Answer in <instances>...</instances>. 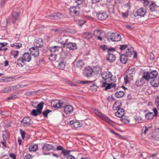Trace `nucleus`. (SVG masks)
I'll use <instances>...</instances> for the list:
<instances>
[{
    "label": "nucleus",
    "mask_w": 159,
    "mask_h": 159,
    "mask_svg": "<svg viewBox=\"0 0 159 159\" xmlns=\"http://www.w3.org/2000/svg\"><path fill=\"white\" fill-rule=\"evenodd\" d=\"M19 16L18 13L15 12H12V15L9 17L7 20V22H1L0 23V25L3 28H5L7 26L8 23H12L14 24L15 21L17 20Z\"/></svg>",
    "instance_id": "f257e3e1"
},
{
    "label": "nucleus",
    "mask_w": 159,
    "mask_h": 159,
    "mask_svg": "<svg viewBox=\"0 0 159 159\" xmlns=\"http://www.w3.org/2000/svg\"><path fill=\"white\" fill-rule=\"evenodd\" d=\"M52 111V110H47L46 111H45L43 112V115L44 117H47L48 114Z\"/></svg>",
    "instance_id": "09e8293b"
},
{
    "label": "nucleus",
    "mask_w": 159,
    "mask_h": 159,
    "mask_svg": "<svg viewBox=\"0 0 159 159\" xmlns=\"http://www.w3.org/2000/svg\"><path fill=\"white\" fill-rule=\"evenodd\" d=\"M90 87V89H91L93 91H95L98 88L97 86L94 84H93L92 85H91Z\"/></svg>",
    "instance_id": "603ef678"
},
{
    "label": "nucleus",
    "mask_w": 159,
    "mask_h": 159,
    "mask_svg": "<svg viewBox=\"0 0 159 159\" xmlns=\"http://www.w3.org/2000/svg\"><path fill=\"white\" fill-rule=\"evenodd\" d=\"M30 53L35 57L38 56L39 54V50L38 48L33 47L30 49Z\"/></svg>",
    "instance_id": "a211bd4d"
},
{
    "label": "nucleus",
    "mask_w": 159,
    "mask_h": 159,
    "mask_svg": "<svg viewBox=\"0 0 159 159\" xmlns=\"http://www.w3.org/2000/svg\"><path fill=\"white\" fill-rule=\"evenodd\" d=\"M25 61L23 60L21 57H20L17 61V63L18 65L20 67H22L23 64L22 63L24 64Z\"/></svg>",
    "instance_id": "a19ab883"
},
{
    "label": "nucleus",
    "mask_w": 159,
    "mask_h": 159,
    "mask_svg": "<svg viewBox=\"0 0 159 159\" xmlns=\"http://www.w3.org/2000/svg\"><path fill=\"white\" fill-rule=\"evenodd\" d=\"M66 62L64 60H62L59 63L58 67L61 69L63 70L66 66Z\"/></svg>",
    "instance_id": "7c9ffc66"
},
{
    "label": "nucleus",
    "mask_w": 159,
    "mask_h": 159,
    "mask_svg": "<svg viewBox=\"0 0 159 159\" xmlns=\"http://www.w3.org/2000/svg\"><path fill=\"white\" fill-rule=\"evenodd\" d=\"M92 109L93 110L94 113L100 118L111 125L113 126V125L114 122L109 118L108 117L100 112L98 110L94 109L93 108H92Z\"/></svg>",
    "instance_id": "7ed1b4c3"
},
{
    "label": "nucleus",
    "mask_w": 159,
    "mask_h": 159,
    "mask_svg": "<svg viewBox=\"0 0 159 159\" xmlns=\"http://www.w3.org/2000/svg\"><path fill=\"white\" fill-rule=\"evenodd\" d=\"M82 125L79 122L75 121L73 123V126L74 128H77L81 126Z\"/></svg>",
    "instance_id": "c03bdc74"
},
{
    "label": "nucleus",
    "mask_w": 159,
    "mask_h": 159,
    "mask_svg": "<svg viewBox=\"0 0 159 159\" xmlns=\"http://www.w3.org/2000/svg\"><path fill=\"white\" fill-rule=\"evenodd\" d=\"M124 92L122 91H120L116 92L115 93V96L118 98L122 97L124 95Z\"/></svg>",
    "instance_id": "e433bc0d"
},
{
    "label": "nucleus",
    "mask_w": 159,
    "mask_h": 159,
    "mask_svg": "<svg viewBox=\"0 0 159 159\" xmlns=\"http://www.w3.org/2000/svg\"><path fill=\"white\" fill-rule=\"evenodd\" d=\"M64 16L62 13H54L46 16V17L51 19H58L63 18Z\"/></svg>",
    "instance_id": "1a4fd4ad"
},
{
    "label": "nucleus",
    "mask_w": 159,
    "mask_h": 159,
    "mask_svg": "<svg viewBox=\"0 0 159 159\" xmlns=\"http://www.w3.org/2000/svg\"><path fill=\"white\" fill-rule=\"evenodd\" d=\"M155 102L157 106L159 108V96H157Z\"/></svg>",
    "instance_id": "bf43d9fd"
},
{
    "label": "nucleus",
    "mask_w": 159,
    "mask_h": 159,
    "mask_svg": "<svg viewBox=\"0 0 159 159\" xmlns=\"http://www.w3.org/2000/svg\"><path fill=\"white\" fill-rule=\"evenodd\" d=\"M34 46L36 48H41L43 45V42L42 39H36L34 43Z\"/></svg>",
    "instance_id": "f3484780"
},
{
    "label": "nucleus",
    "mask_w": 159,
    "mask_h": 159,
    "mask_svg": "<svg viewBox=\"0 0 159 159\" xmlns=\"http://www.w3.org/2000/svg\"><path fill=\"white\" fill-rule=\"evenodd\" d=\"M52 104L54 108H60L61 106V101L58 100H55L53 101L52 102Z\"/></svg>",
    "instance_id": "aec40b11"
},
{
    "label": "nucleus",
    "mask_w": 159,
    "mask_h": 159,
    "mask_svg": "<svg viewBox=\"0 0 159 159\" xmlns=\"http://www.w3.org/2000/svg\"><path fill=\"white\" fill-rule=\"evenodd\" d=\"M101 76L102 79L106 82L111 81L112 82H115L116 81L115 77L112 76L111 72H103L101 75Z\"/></svg>",
    "instance_id": "f03ea898"
},
{
    "label": "nucleus",
    "mask_w": 159,
    "mask_h": 159,
    "mask_svg": "<svg viewBox=\"0 0 159 159\" xmlns=\"http://www.w3.org/2000/svg\"><path fill=\"white\" fill-rule=\"evenodd\" d=\"M37 93V92H30L28 91L25 93V94L26 96L32 95L36 94Z\"/></svg>",
    "instance_id": "8fccbe9b"
},
{
    "label": "nucleus",
    "mask_w": 159,
    "mask_h": 159,
    "mask_svg": "<svg viewBox=\"0 0 159 159\" xmlns=\"http://www.w3.org/2000/svg\"><path fill=\"white\" fill-rule=\"evenodd\" d=\"M121 39V37L120 34L112 33L107 37V39L108 41L118 42Z\"/></svg>",
    "instance_id": "0eeeda50"
},
{
    "label": "nucleus",
    "mask_w": 159,
    "mask_h": 159,
    "mask_svg": "<svg viewBox=\"0 0 159 159\" xmlns=\"http://www.w3.org/2000/svg\"><path fill=\"white\" fill-rule=\"evenodd\" d=\"M83 74L86 77H89V66H87L85 67L83 71Z\"/></svg>",
    "instance_id": "c9c22d12"
},
{
    "label": "nucleus",
    "mask_w": 159,
    "mask_h": 159,
    "mask_svg": "<svg viewBox=\"0 0 159 159\" xmlns=\"http://www.w3.org/2000/svg\"><path fill=\"white\" fill-rule=\"evenodd\" d=\"M101 68L98 66L94 67L93 68L90 69V76L93 74L94 75H96L97 74L101 72Z\"/></svg>",
    "instance_id": "9b49d317"
},
{
    "label": "nucleus",
    "mask_w": 159,
    "mask_h": 159,
    "mask_svg": "<svg viewBox=\"0 0 159 159\" xmlns=\"http://www.w3.org/2000/svg\"><path fill=\"white\" fill-rule=\"evenodd\" d=\"M85 22L86 20H79L78 23V25L80 26L81 27L85 23Z\"/></svg>",
    "instance_id": "6e6d98bb"
},
{
    "label": "nucleus",
    "mask_w": 159,
    "mask_h": 159,
    "mask_svg": "<svg viewBox=\"0 0 159 159\" xmlns=\"http://www.w3.org/2000/svg\"><path fill=\"white\" fill-rule=\"evenodd\" d=\"M19 52L18 51L12 50L11 52V54L15 58H16L18 56Z\"/></svg>",
    "instance_id": "79ce46f5"
},
{
    "label": "nucleus",
    "mask_w": 159,
    "mask_h": 159,
    "mask_svg": "<svg viewBox=\"0 0 159 159\" xmlns=\"http://www.w3.org/2000/svg\"><path fill=\"white\" fill-rule=\"evenodd\" d=\"M150 84L152 86L154 87H158L159 85V79L156 78L153 79L151 82Z\"/></svg>",
    "instance_id": "393cba45"
},
{
    "label": "nucleus",
    "mask_w": 159,
    "mask_h": 159,
    "mask_svg": "<svg viewBox=\"0 0 159 159\" xmlns=\"http://www.w3.org/2000/svg\"><path fill=\"white\" fill-rule=\"evenodd\" d=\"M51 30L57 33V34H61L63 33H64L65 32V31L62 29L60 28L58 29H51Z\"/></svg>",
    "instance_id": "c756f323"
},
{
    "label": "nucleus",
    "mask_w": 159,
    "mask_h": 159,
    "mask_svg": "<svg viewBox=\"0 0 159 159\" xmlns=\"http://www.w3.org/2000/svg\"><path fill=\"white\" fill-rule=\"evenodd\" d=\"M102 33V31L99 30H95L94 32V34L96 36H98Z\"/></svg>",
    "instance_id": "a18cd8bd"
},
{
    "label": "nucleus",
    "mask_w": 159,
    "mask_h": 159,
    "mask_svg": "<svg viewBox=\"0 0 159 159\" xmlns=\"http://www.w3.org/2000/svg\"><path fill=\"white\" fill-rule=\"evenodd\" d=\"M141 1L145 6H147L149 4V2L147 0H138Z\"/></svg>",
    "instance_id": "864d4df0"
},
{
    "label": "nucleus",
    "mask_w": 159,
    "mask_h": 159,
    "mask_svg": "<svg viewBox=\"0 0 159 159\" xmlns=\"http://www.w3.org/2000/svg\"><path fill=\"white\" fill-rule=\"evenodd\" d=\"M57 55L54 53H52L49 57V59L52 61H54L56 60Z\"/></svg>",
    "instance_id": "37998d69"
},
{
    "label": "nucleus",
    "mask_w": 159,
    "mask_h": 159,
    "mask_svg": "<svg viewBox=\"0 0 159 159\" xmlns=\"http://www.w3.org/2000/svg\"><path fill=\"white\" fill-rule=\"evenodd\" d=\"M150 75V76L151 79L152 78H156V76L158 75L157 72L155 70H153L151 72H149Z\"/></svg>",
    "instance_id": "4c0bfd02"
},
{
    "label": "nucleus",
    "mask_w": 159,
    "mask_h": 159,
    "mask_svg": "<svg viewBox=\"0 0 159 159\" xmlns=\"http://www.w3.org/2000/svg\"><path fill=\"white\" fill-rule=\"evenodd\" d=\"M68 40L69 37L64 34L63 35L59 36L56 39V41L62 46V48L65 47L66 44L68 42Z\"/></svg>",
    "instance_id": "423d86ee"
},
{
    "label": "nucleus",
    "mask_w": 159,
    "mask_h": 159,
    "mask_svg": "<svg viewBox=\"0 0 159 159\" xmlns=\"http://www.w3.org/2000/svg\"><path fill=\"white\" fill-rule=\"evenodd\" d=\"M20 131L21 135V137L23 139H24L25 138V133L22 129H20Z\"/></svg>",
    "instance_id": "13d9d810"
},
{
    "label": "nucleus",
    "mask_w": 159,
    "mask_h": 159,
    "mask_svg": "<svg viewBox=\"0 0 159 159\" xmlns=\"http://www.w3.org/2000/svg\"><path fill=\"white\" fill-rule=\"evenodd\" d=\"M151 79L149 74V72L144 73L143 78L141 80V81L143 79L146 80V81H148L150 79Z\"/></svg>",
    "instance_id": "c85d7f7f"
},
{
    "label": "nucleus",
    "mask_w": 159,
    "mask_h": 159,
    "mask_svg": "<svg viewBox=\"0 0 159 159\" xmlns=\"http://www.w3.org/2000/svg\"><path fill=\"white\" fill-rule=\"evenodd\" d=\"M65 112L66 114H70L72 112L73 110V107L71 105H67L64 108Z\"/></svg>",
    "instance_id": "412c9836"
},
{
    "label": "nucleus",
    "mask_w": 159,
    "mask_h": 159,
    "mask_svg": "<svg viewBox=\"0 0 159 159\" xmlns=\"http://www.w3.org/2000/svg\"><path fill=\"white\" fill-rule=\"evenodd\" d=\"M127 50L128 51L126 52V54H122L120 56V60L121 62L123 64L126 63L128 60L127 57H130L132 54L134 52L133 48H128Z\"/></svg>",
    "instance_id": "39448f33"
},
{
    "label": "nucleus",
    "mask_w": 159,
    "mask_h": 159,
    "mask_svg": "<svg viewBox=\"0 0 159 159\" xmlns=\"http://www.w3.org/2000/svg\"><path fill=\"white\" fill-rule=\"evenodd\" d=\"M70 152V151L64 149L61 152V154L64 156L68 155L69 153Z\"/></svg>",
    "instance_id": "de8ad7c7"
},
{
    "label": "nucleus",
    "mask_w": 159,
    "mask_h": 159,
    "mask_svg": "<svg viewBox=\"0 0 159 159\" xmlns=\"http://www.w3.org/2000/svg\"><path fill=\"white\" fill-rule=\"evenodd\" d=\"M115 82H112V81L106 82H105L102 84V87L105 88V90H107L108 89H110L111 88L115 87L116 86V84H115Z\"/></svg>",
    "instance_id": "ddd939ff"
},
{
    "label": "nucleus",
    "mask_w": 159,
    "mask_h": 159,
    "mask_svg": "<svg viewBox=\"0 0 159 159\" xmlns=\"http://www.w3.org/2000/svg\"><path fill=\"white\" fill-rule=\"evenodd\" d=\"M50 51L52 53L57 55L61 52L63 51L62 47L60 46H54L50 48Z\"/></svg>",
    "instance_id": "9d476101"
},
{
    "label": "nucleus",
    "mask_w": 159,
    "mask_h": 159,
    "mask_svg": "<svg viewBox=\"0 0 159 159\" xmlns=\"http://www.w3.org/2000/svg\"><path fill=\"white\" fill-rule=\"evenodd\" d=\"M107 50L109 52V53H110V52H114L115 51V49L113 48L110 47L107 49Z\"/></svg>",
    "instance_id": "680f3d73"
},
{
    "label": "nucleus",
    "mask_w": 159,
    "mask_h": 159,
    "mask_svg": "<svg viewBox=\"0 0 159 159\" xmlns=\"http://www.w3.org/2000/svg\"><path fill=\"white\" fill-rule=\"evenodd\" d=\"M67 48L70 50H74L76 49L77 46L75 43H69L66 44Z\"/></svg>",
    "instance_id": "5701e85b"
},
{
    "label": "nucleus",
    "mask_w": 159,
    "mask_h": 159,
    "mask_svg": "<svg viewBox=\"0 0 159 159\" xmlns=\"http://www.w3.org/2000/svg\"><path fill=\"white\" fill-rule=\"evenodd\" d=\"M9 156L13 159H16V155L13 153H11L10 154Z\"/></svg>",
    "instance_id": "774afa93"
},
{
    "label": "nucleus",
    "mask_w": 159,
    "mask_h": 159,
    "mask_svg": "<svg viewBox=\"0 0 159 159\" xmlns=\"http://www.w3.org/2000/svg\"><path fill=\"white\" fill-rule=\"evenodd\" d=\"M7 43L6 42L0 43V51H6L7 49V48H4L5 46L7 45Z\"/></svg>",
    "instance_id": "473e14b6"
},
{
    "label": "nucleus",
    "mask_w": 159,
    "mask_h": 159,
    "mask_svg": "<svg viewBox=\"0 0 159 159\" xmlns=\"http://www.w3.org/2000/svg\"><path fill=\"white\" fill-rule=\"evenodd\" d=\"M128 10H127V11L125 13H123L122 14V16L124 18H126L128 15Z\"/></svg>",
    "instance_id": "e2e57ef3"
},
{
    "label": "nucleus",
    "mask_w": 159,
    "mask_h": 159,
    "mask_svg": "<svg viewBox=\"0 0 159 159\" xmlns=\"http://www.w3.org/2000/svg\"><path fill=\"white\" fill-rule=\"evenodd\" d=\"M115 113L116 116L118 117H122L124 115V110L123 108L117 109Z\"/></svg>",
    "instance_id": "4be33fe9"
},
{
    "label": "nucleus",
    "mask_w": 159,
    "mask_h": 159,
    "mask_svg": "<svg viewBox=\"0 0 159 159\" xmlns=\"http://www.w3.org/2000/svg\"><path fill=\"white\" fill-rule=\"evenodd\" d=\"M135 69L134 68H129L127 71V75L124 78V80L125 84H127L128 82V76L132 77L133 75L135 73Z\"/></svg>",
    "instance_id": "f8f14e48"
},
{
    "label": "nucleus",
    "mask_w": 159,
    "mask_h": 159,
    "mask_svg": "<svg viewBox=\"0 0 159 159\" xmlns=\"http://www.w3.org/2000/svg\"><path fill=\"white\" fill-rule=\"evenodd\" d=\"M97 16L98 19L101 20H106L108 16L107 13L106 12H99Z\"/></svg>",
    "instance_id": "2eb2a0df"
},
{
    "label": "nucleus",
    "mask_w": 159,
    "mask_h": 159,
    "mask_svg": "<svg viewBox=\"0 0 159 159\" xmlns=\"http://www.w3.org/2000/svg\"><path fill=\"white\" fill-rule=\"evenodd\" d=\"M64 149L60 145L57 146L56 148V150L57 151L61 150L62 151Z\"/></svg>",
    "instance_id": "338daca9"
},
{
    "label": "nucleus",
    "mask_w": 159,
    "mask_h": 159,
    "mask_svg": "<svg viewBox=\"0 0 159 159\" xmlns=\"http://www.w3.org/2000/svg\"><path fill=\"white\" fill-rule=\"evenodd\" d=\"M157 6L154 2H152L149 5L150 10L152 12L156 10Z\"/></svg>",
    "instance_id": "72a5a7b5"
},
{
    "label": "nucleus",
    "mask_w": 159,
    "mask_h": 159,
    "mask_svg": "<svg viewBox=\"0 0 159 159\" xmlns=\"http://www.w3.org/2000/svg\"><path fill=\"white\" fill-rule=\"evenodd\" d=\"M12 87H9L5 88L3 90L2 92L4 93H7L10 92L11 91V88Z\"/></svg>",
    "instance_id": "49530a36"
},
{
    "label": "nucleus",
    "mask_w": 159,
    "mask_h": 159,
    "mask_svg": "<svg viewBox=\"0 0 159 159\" xmlns=\"http://www.w3.org/2000/svg\"><path fill=\"white\" fill-rule=\"evenodd\" d=\"M127 48L126 45H122L120 46V48L121 50H124L125 49Z\"/></svg>",
    "instance_id": "69168bd1"
},
{
    "label": "nucleus",
    "mask_w": 159,
    "mask_h": 159,
    "mask_svg": "<svg viewBox=\"0 0 159 159\" xmlns=\"http://www.w3.org/2000/svg\"><path fill=\"white\" fill-rule=\"evenodd\" d=\"M153 112H149L145 115V117L146 119L150 120L152 119L154 116H156L157 115V110L154 108L153 109Z\"/></svg>",
    "instance_id": "4468645a"
},
{
    "label": "nucleus",
    "mask_w": 159,
    "mask_h": 159,
    "mask_svg": "<svg viewBox=\"0 0 159 159\" xmlns=\"http://www.w3.org/2000/svg\"><path fill=\"white\" fill-rule=\"evenodd\" d=\"M84 65V64L82 60H78L76 62L77 67L80 68H81Z\"/></svg>",
    "instance_id": "58836bf2"
},
{
    "label": "nucleus",
    "mask_w": 159,
    "mask_h": 159,
    "mask_svg": "<svg viewBox=\"0 0 159 159\" xmlns=\"http://www.w3.org/2000/svg\"><path fill=\"white\" fill-rule=\"evenodd\" d=\"M14 79V78L11 77L7 78H6V80L8 82H11L13 81Z\"/></svg>",
    "instance_id": "0e129e2a"
},
{
    "label": "nucleus",
    "mask_w": 159,
    "mask_h": 159,
    "mask_svg": "<svg viewBox=\"0 0 159 159\" xmlns=\"http://www.w3.org/2000/svg\"><path fill=\"white\" fill-rule=\"evenodd\" d=\"M116 59L115 56L114 55L111 53H108V57L107 58V61L112 62L114 61Z\"/></svg>",
    "instance_id": "bb28decb"
},
{
    "label": "nucleus",
    "mask_w": 159,
    "mask_h": 159,
    "mask_svg": "<svg viewBox=\"0 0 159 159\" xmlns=\"http://www.w3.org/2000/svg\"><path fill=\"white\" fill-rule=\"evenodd\" d=\"M121 105V103L119 101H117L115 102L113 107V109L114 111H116L117 109H120V107Z\"/></svg>",
    "instance_id": "cd10ccee"
},
{
    "label": "nucleus",
    "mask_w": 159,
    "mask_h": 159,
    "mask_svg": "<svg viewBox=\"0 0 159 159\" xmlns=\"http://www.w3.org/2000/svg\"><path fill=\"white\" fill-rule=\"evenodd\" d=\"M146 13V10L143 8H141L139 9L137 11L138 15L141 17L143 16Z\"/></svg>",
    "instance_id": "a878e982"
},
{
    "label": "nucleus",
    "mask_w": 159,
    "mask_h": 159,
    "mask_svg": "<svg viewBox=\"0 0 159 159\" xmlns=\"http://www.w3.org/2000/svg\"><path fill=\"white\" fill-rule=\"evenodd\" d=\"M38 149V146L37 144L31 145L30 146L29 150L30 151H35Z\"/></svg>",
    "instance_id": "f704fd0d"
},
{
    "label": "nucleus",
    "mask_w": 159,
    "mask_h": 159,
    "mask_svg": "<svg viewBox=\"0 0 159 159\" xmlns=\"http://www.w3.org/2000/svg\"><path fill=\"white\" fill-rule=\"evenodd\" d=\"M53 146L51 144L47 143H45L43 146L42 147V149L44 155H47V154L44 153L45 151H49L51 150H53Z\"/></svg>",
    "instance_id": "dca6fc26"
},
{
    "label": "nucleus",
    "mask_w": 159,
    "mask_h": 159,
    "mask_svg": "<svg viewBox=\"0 0 159 159\" xmlns=\"http://www.w3.org/2000/svg\"><path fill=\"white\" fill-rule=\"evenodd\" d=\"M22 125L25 127H27L33 124L32 119L29 117H24L21 121Z\"/></svg>",
    "instance_id": "6e6552de"
},
{
    "label": "nucleus",
    "mask_w": 159,
    "mask_h": 159,
    "mask_svg": "<svg viewBox=\"0 0 159 159\" xmlns=\"http://www.w3.org/2000/svg\"><path fill=\"white\" fill-rule=\"evenodd\" d=\"M31 114L33 116H36L38 114V110H33L31 112Z\"/></svg>",
    "instance_id": "3c124183"
},
{
    "label": "nucleus",
    "mask_w": 159,
    "mask_h": 159,
    "mask_svg": "<svg viewBox=\"0 0 159 159\" xmlns=\"http://www.w3.org/2000/svg\"><path fill=\"white\" fill-rule=\"evenodd\" d=\"M32 156L29 154L26 155L24 157V159H31Z\"/></svg>",
    "instance_id": "052dcab7"
},
{
    "label": "nucleus",
    "mask_w": 159,
    "mask_h": 159,
    "mask_svg": "<svg viewBox=\"0 0 159 159\" xmlns=\"http://www.w3.org/2000/svg\"><path fill=\"white\" fill-rule=\"evenodd\" d=\"M10 46L15 48L19 49L22 46V44L20 43H15L11 44Z\"/></svg>",
    "instance_id": "2f4dec72"
},
{
    "label": "nucleus",
    "mask_w": 159,
    "mask_h": 159,
    "mask_svg": "<svg viewBox=\"0 0 159 159\" xmlns=\"http://www.w3.org/2000/svg\"><path fill=\"white\" fill-rule=\"evenodd\" d=\"M25 62H29L31 59V56L29 53L25 52L21 57Z\"/></svg>",
    "instance_id": "6ab92c4d"
},
{
    "label": "nucleus",
    "mask_w": 159,
    "mask_h": 159,
    "mask_svg": "<svg viewBox=\"0 0 159 159\" xmlns=\"http://www.w3.org/2000/svg\"><path fill=\"white\" fill-rule=\"evenodd\" d=\"M69 11L70 15L73 17L79 16L80 14V7L79 5L70 7Z\"/></svg>",
    "instance_id": "20e7f679"
},
{
    "label": "nucleus",
    "mask_w": 159,
    "mask_h": 159,
    "mask_svg": "<svg viewBox=\"0 0 159 159\" xmlns=\"http://www.w3.org/2000/svg\"><path fill=\"white\" fill-rule=\"evenodd\" d=\"M124 7L127 10H128L129 11V10L131 8V5L130 3H128L126 4L124 6Z\"/></svg>",
    "instance_id": "4d7b16f0"
},
{
    "label": "nucleus",
    "mask_w": 159,
    "mask_h": 159,
    "mask_svg": "<svg viewBox=\"0 0 159 159\" xmlns=\"http://www.w3.org/2000/svg\"><path fill=\"white\" fill-rule=\"evenodd\" d=\"M151 128V127H148L146 126H145L142 129L141 135H145L146 134L148 130L149 129Z\"/></svg>",
    "instance_id": "ea45409f"
},
{
    "label": "nucleus",
    "mask_w": 159,
    "mask_h": 159,
    "mask_svg": "<svg viewBox=\"0 0 159 159\" xmlns=\"http://www.w3.org/2000/svg\"><path fill=\"white\" fill-rule=\"evenodd\" d=\"M16 94L15 93H14L12 95H11L9 97L7 98V100H10L12 99L13 98H16L17 97Z\"/></svg>",
    "instance_id": "5fc2aeb1"
},
{
    "label": "nucleus",
    "mask_w": 159,
    "mask_h": 159,
    "mask_svg": "<svg viewBox=\"0 0 159 159\" xmlns=\"http://www.w3.org/2000/svg\"><path fill=\"white\" fill-rule=\"evenodd\" d=\"M44 103L43 102H40L39 104H38L37 105V107L36 108H37L38 109V114L39 115L41 114L42 112V110L43 107V106ZM32 106L34 107H36L34 106L33 105Z\"/></svg>",
    "instance_id": "b1692460"
}]
</instances>
